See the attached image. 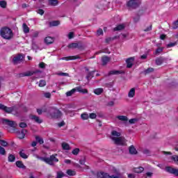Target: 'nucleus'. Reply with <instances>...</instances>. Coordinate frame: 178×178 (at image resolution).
I'll list each match as a JSON object with an SVG mask.
<instances>
[{
	"instance_id": "obj_1",
	"label": "nucleus",
	"mask_w": 178,
	"mask_h": 178,
	"mask_svg": "<svg viewBox=\"0 0 178 178\" xmlns=\"http://www.w3.org/2000/svg\"><path fill=\"white\" fill-rule=\"evenodd\" d=\"M121 134L117 131H112L111 135L110 136L111 140L113 141L115 145H127V140L123 136H120Z\"/></svg>"
},
{
	"instance_id": "obj_2",
	"label": "nucleus",
	"mask_w": 178,
	"mask_h": 178,
	"mask_svg": "<svg viewBox=\"0 0 178 178\" xmlns=\"http://www.w3.org/2000/svg\"><path fill=\"white\" fill-rule=\"evenodd\" d=\"M38 159L45 162L47 165H50V166H55V163L59 162V159L57 158L58 154H54L51 155L49 157H41L38 155H35Z\"/></svg>"
},
{
	"instance_id": "obj_3",
	"label": "nucleus",
	"mask_w": 178,
	"mask_h": 178,
	"mask_svg": "<svg viewBox=\"0 0 178 178\" xmlns=\"http://www.w3.org/2000/svg\"><path fill=\"white\" fill-rule=\"evenodd\" d=\"M1 35L5 40H10L13 37V32L8 27H5L1 29Z\"/></svg>"
},
{
	"instance_id": "obj_4",
	"label": "nucleus",
	"mask_w": 178,
	"mask_h": 178,
	"mask_svg": "<svg viewBox=\"0 0 178 178\" xmlns=\"http://www.w3.org/2000/svg\"><path fill=\"white\" fill-rule=\"evenodd\" d=\"M49 113L53 119H59L62 116V111L55 107H51L49 111Z\"/></svg>"
},
{
	"instance_id": "obj_5",
	"label": "nucleus",
	"mask_w": 178,
	"mask_h": 178,
	"mask_svg": "<svg viewBox=\"0 0 178 178\" xmlns=\"http://www.w3.org/2000/svg\"><path fill=\"white\" fill-rule=\"evenodd\" d=\"M76 91H78L79 92H82L83 94H88V90L87 89H83L81 87H76V88H73L71 90L66 92L67 97H72Z\"/></svg>"
},
{
	"instance_id": "obj_6",
	"label": "nucleus",
	"mask_w": 178,
	"mask_h": 178,
	"mask_svg": "<svg viewBox=\"0 0 178 178\" xmlns=\"http://www.w3.org/2000/svg\"><path fill=\"white\" fill-rule=\"evenodd\" d=\"M97 178H123L120 174H117V175H109L108 173L104 172H100L97 173Z\"/></svg>"
},
{
	"instance_id": "obj_7",
	"label": "nucleus",
	"mask_w": 178,
	"mask_h": 178,
	"mask_svg": "<svg viewBox=\"0 0 178 178\" xmlns=\"http://www.w3.org/2000/svg\"><path fill=\"white\" fill-rule=\"evenodd\" d=\"M127 6L129 9H137L140 6L138 0H129L127 2Z\"/></svg>"
},
{
	"instance_id": "obj_8",
	"label": "nucleus",
	"mask_w": 178,
	"mask_h": 178,
	"mask_svg": "<svg viewBox=\"0 0 178 178\" xmlns=\"http://www.w3.org/2000/svg\"><path fill=\"white\" fill-rule=\"evenodd\" d=\"M68 48L70 49H84V44L81 41L76 42V43H71L67 46Z\"/></svg>"
},
{
	"instance_id": "obj_9",
	"label": "nucleus",
	"mask_w": 178,
	"mask_h": 178,
	"mask_svg": "<svg viewBox=\"0 0 178 178\" xmlns=\"http://www.w3.org/2000/svg\"><path fill=\"white\" fill-rule=\"evenodd\" d=\"M15 106L13 107H8L2 104H0V109L1 111H4L6 113H12L15 111Z\"/></svg>"
},
{
	"instance_id": "obj_10",
	"label": "nucleus",
	"mask_w": 178,
	"mask_h": 178,
	"mask_svg": "<svg viewBox=\"0 0 178 178\" xmlns=\"http://www.w3.org/2000/svg\"><path fill=\"white\" fill-rule=\"evenodd\" d=\"M23 59H24V56H23V54H18L13 58V64L17 65V63L23 62Z\"/></svg>"
},
{
	"instance_id": "obj_11",
	"label": "nucleus",
	"mask_w": 178,
	"mask_h": 178,
	"mask_svg": "<svg viewBox=\"0 0 178 178\" xmlns=\"http://www.w3.org/2000/svg\"><path fill=\"white\" fill-rule=\"evenodd\" d=\"M165 172L170 173L171 175H175L176 177H178V169L173 168L170 166L165 167Z\"/></svg>"
},
{
	"instance_id": "obj_12",
	"label": "nucleus",
	"mask_w": 178,
	"mask_h": 178,
	"mask_svg": "<svg viewBox=\"0 0 178 178\" xmlns=\"http://www.w3.org/2000/svg\"><path fill=\"white\" fill-rule=\"evenodd\" d=\"M3 124L10 126V127H13V129H15V127H16V126H17V124H16V122L12 121V120H8V119H3Z\"/></svg>"
},
{
	"instance_id": "obj_13",
	"label": "nucleus",
	"mask_w": 178,
	"mask_h": 178,
	"mask_svg": "<svg viewBox=\"0 0 178 178\" xmlns=\"http://www.w3.org/2000/svg\"><path fill=\"white\" fill-rule=\"evenodd\" d=\"M135 59L134 57H130L126 60L127 67L128 69L133 67V63H134Z\"/></svg>"
},
{
	"instance_id": "obj_14",
	"label": "nucleus",
	"mask_w": 178,
	"mask_h": 178,
	"mask_svg": "<svg viewBox=\"0 0 178 178\" xmlns=\"http://www.w3.org/2000/svg\"><path fill=\"white\" fill-rule=\"evenodd\" d=\"M27 132V130L26 129H22L21 131H17V136L18 137V138H19V140H23V138H24V137H26V134H24Z\"/></svg>"
},
{
	"instance_id": "obj_15",
	"label": "nucleus",
	"mask_w": 178,
	"mask_h": 178,
	"mask_svg": "<svg viewBox=\"0 0 178 178\" xmlns=\"http://www.w3.org/2000/svg\"><path fill=\"white\" fill-rule=\"evenodd\" d=\"M54 42L55 39L51 36H47L44 38V43L46 44V45L54 44Z\"/></svg>"
},
{
	"instance_id": "obj_16",
	"label": "nucleus",
	"mask_w": 178,
	"mask_h": 178,
	"mask_svg": "<svg viewBox=\"0 0 178 178\" xmlns=\"http://www.w3.org/2000/svg\"><path fill=\"white\" fill-rule=\"evenodd\" d=\"M74 59H80V56H68V57H63L60 58V60H74Z\"/></svg>"
},
{
	"instance_id": "obj_17",
	"label": "nucleus",
	"mask_w": 178,
	"mask_h": 178,
	"mask_svg": "<svg viewBox=\"0 0 178 178\" xmlns=\"http://www.w3.org/2000/svg\"><path fill=\"white\" fill-rule=\"evenodd\" d=\"M37 73H41V70L27 71L25 72V77H29L30 76H33V74H37Z\"/></svg>"
},
{
	"instance_id": "obj_18",
	"label": "nucleus",
	"mask_w": 178,
	"mask_h": 178,
	"mask_svg": "<svg viewBox=\"0 0 178 178\" xmlns=\"http://www.w3.org/2000/svg\"><path fill=\"white\" fill-rule=\"evenodd\" d=\"M102 65L105 66V65H107L108 62H111V57H108V56H103L102 58Z\"/></svg>"
},
{
	"instance_id": "obj_19",
	"label": "nucleus",
	"mask_w": 178,
	"mask_h": 178,
	"mask_svg": "<svg viewBox=\"0 0 178 178\" xmlns=\"http://www.w3.org/2000/svg\"><path fill=\"white\" fill-rule=\"evenodd\" d=\"M129 154H131V155H137V149H136V147H134V145H131L129 147Z\"/></svg>"
},
{
	"instance_id": "obj_20",
	"label": "nucleus",
	"mask_w": 178,
	"mask_h": 178,
	"mask_svg": "<svg viewBox=\"0 0 178 178\" xmlns=\"http://www.w3.org/2000/svg\"><path fill=\"white\" fill-rule=\"evenodd\" d=\"M156 65H157V66H161V65H162V63H163V62H165V58L163 57H159L156 58Z\"/></svg>"
},
{
	"instance_id": "obj_21",
	"label": "nucleus",
	"mask_w": 178,
	"mask_h": 178,
	"mask_svg": "<svg viewBox=\"0 0 178 178\" xmlns=\"http://www.w3.org/2000/svg\"><path fill=\"white\" fill-rule=\"evenodd\" d=\"M31 120H34L36 123L41 124L42 122V120L40 119V117L37 115H31Z\"/></svg>"
},
{
	"instance_id": "obj_22",
	"label": "nucleus",
	"mask_w": 178,
	"mask_h": 178,
	"mask_svg": "<svg viewBox=\"0 0 178 178\" xmlns=\"http://www.w3.org/2000/svg\"><path fill=\"white\" fill-rule=\"evenodd\" d=\"M15 165L17 168H19V169H26V165L23 164V161H16Z\"/></svg>"
},
{
	"instance_id": "obj_23",
	"label": "nucleus",
	"mask_w": 178,
	"mask_h": 178,
	"mask_svg": "<svg viewBox=\"0 0 178 178\" xmlns=\"http://www.w3.org/2000/svg\"><path fill=\"white\" fill-rule=\"evenodd\" d=\"M134 95H136V88H132L128 93V97L129 98H134Z\"/></svg>"
},
{
	"instance_id": "obj_24",
	"label": "nucleus",
	"mask_w": 178,
	"mask_h": 178,
	"mask_svg": "<svg viewBox=\"0 0 178 178\" xmlns=\"http://www.w3.org/2000/svg\"><path fill=\"white\" fill-rule=\"evenodd\" d=\"M22 29L24 34H28V33H30V28H29L26 23L22 24Z\"/></svg>"
},
{
	"instance_id": "obj_25",
	"label": "nucleus",
	"mask_w": 178,
	"mask_h": 178,
	"mask_svg": "<svg viewBox=\"0 0 178 178\" xmlns=\"http://www.w3.org/2000/svg\"><path fill=\"white\" fill-rule=\"evenodd\" d=\"M123 73L124 72L120 70H111L108 72V76H111L112 74H123Z\"/></svg>"
},
{
	"instance_id": "obj_26",
	"label": "nucleus",
	"mask_w": 178,
	"mask_h": 178,
	"mask_svg": "<svg viewBox=\"0 0 178 178\" xmlns=\"http://www.w3.org/2000/svg\"><path fill=\"white\" fill-rule=\"evenodd\" d=\"M124 24H120L118 26H117L116 27H115L113 29L114 31H122V30H124Z\"/></svg>"
},
{
	"instance_id": "obj_27",
	"label": "nucleus",
	"mask_w": 178,
	"mask_h": 178,
	"mask_svg": "<svg viewBox=\"0 0 178 178\" xmlns=\"http://www.w3.org/2000/svg\"><path fill=\"white\" fill-rule=\"evenodd\" d=\"M61 147L65 151H69L70 149V145L65 142L62 143Z\"/></svg>"
},
{
	"instance_id": "obj_28",
	"label": "nucleus",
	"mask_w": 178,
	"mask_h": 178,
	"mask_svg": "<svg viewBox=\"0 0 178 178\" xmlns=\"http://www.w3.org/2000/svg\"><path fill=\"white\" fill-rule=\"evenodd\" d=\"M116 118L121 122H127V120H129V118H127V117L125 115H118L116 117Z\"/></svg>"
},
{
	"instance_id": "obj_29",
	"label": "nucleus",
	"mask_w": 178,
	"mask_h": 178,
	"mask_svg": "<svg viewBox=\"0 0 178 178\" xmlns=\"http://www.w3.org/2000/svg\"><path fill=\"white\" fill-rule=\"evenodd\" d=\"M19 154V156L21 158H23V159H27V158H29V156L24 153V149L20 150Z\"/></svg>"
},
{
	"instance_id": "obj_30",
	"label": "nucleus",
	"mask_w": 178,
	"mask_h": 178,
	"mask_svg": "<svg viewBox=\"0 0 178 178\" xmlns=\"http://www.w3.org/2000/svg\"><path fill=\"white\" fill-rule=\"evenodd\" d=\"M134 172L135 173H143V172H144V168L143 167L135 168H134Z\"/></svg>"
},
{
	"instance_id": "obj_31",
	"label": "nucleus",
	"mask_w": 178,
	"mask_h": 178,
	"mask_svg": "<svg viewBox=\"0 0 178 178\" xmlns=\"http://www.w3.org/2000/svg\"><path fill=\"white\" fill-rule=\"evenodd\" d=\"M104 92V89L103 88H97L94 90V93L96 95H101Z\"/></svg>"
},
{
	"instance_id": "obj_32",
	"label": "nucleus",
	"mask_w": 178,
	"mask_h": 178,
	"mask_svg": "<svg viewBox=\"0 0 178 178\" xmlns=\"http://www.w3.org/2000/svg\"><path fill=\"white\" fill-rule=\"evenodd\" d=\"M60 24V22H59V21H52V22H49V25L51 27H55L56 26H59Z\"/></svg>"
},
{
	"instance_id": "obj_33",
	"label": "nucleus",
	"mask_w": 178,
	"mask_h": 178,
	"mask_svg": "<svg viewBox=\"0 0 178 178\" xmlns=\"http://www.w3.org/2000/svg\"><path fill=\"white\" fill-rule=\"evenodd\" d=\"M154 70H155L153 67H149L144 71V74H149L150 73H153Z\"/></svg>"
},
{
	"instance_id": "obj_34",
	"label": "nucleus",
	"mask_w": 178,
	"mask_h": 178,
	"mask_svg": "<svg viewBox=\"0 0 178 178\" xmlns=\"http://www.w3.org/2000/svg\"><path fill=\"white\" fill-rule=\"evenodd\" d=\"M16 161V156L13 154L8 155V162H15Z\"/></svg>"
},
{
	"instance_id": "obj_35",
	"label": "nucleus",
	"mask_w": 178,
	"mask_h": 178,
	"mask_svg": "<svg viewBox=\"0 0 178 178\" xmlns=\"http://www.w3.org/2000/svg\"><path fill=\"white\" fill-rule=\"evenodd\" d=\"M66 173L68 176H76V171L73 170H67Z\"/></svg>"
},
{
	"instance_id": "obj_36",
	"label": "nucleus",
	"mask_w": 178,
	"mask_h": 178,
	"mask_svg": "<svg viewBox=\"0 0 178 178\" xmlns=\"http://www.w3.org/2000/svg\"><path fill=\"white\" fill-rule=\"evenodd\" d=\"M49 4L51 6H56L58 5V0H49Z\"/></svg>"
},
{
	"instance_id": "obj_37",
	"label": "nucleus",
	"mask_w": 178,
	"mask_h": 178,
	"mask_svg": "<svg viewBox=\"0 0 178 178\" xmlns=\"http://www.w3.org/2000/svg\"><path fill=\"white\" fill-rule=\"evenodd\" d=\"M65 176H66L65 175V173L62 171H58L57 172V175L56 178H62V177H65Z\"/></svg>"
},
{
	"instance_id": "obj_38",
	"label": "nucleus",
	"mask_w": 178,
	"mask_h": 178,
	"mask_svg": "<svg viewBox=\"0 0 178 178\" xmlns=\"http://www.w3.org/2000/svg\"><path fill=\"white\" fill-rule=\"evenodd\" d=\"M81 118L83 120H88L89 115L86 113H83L81 115Z\"/></svg>"
},
{
	"instance_id": "obj_39",
	"label": "nucleus",
	"mask_w": 178,
	"mask_h": 178,
	"mask_svg": "<svg viewBox=\"0 0 178 178\" xmlns=\"http://www.w3.org/2000/svg\"><path fill=\"white\" fill-rule=\"evenodd\" d=\"M35 140L39 144H44V139L40 136H35Z\"/></svg>"
},
{
	"instance_id": "obj_40",
	"label": "nucleus",
	"mask_w": 178,
	"mask_h": 178,
	"mask_svg": "<svg viewBox=\"0 0 178 178\" xmlns=\"http://www.w3.org/2000/svg\"><path fill=\"white\" fill-rule=\"evenodd\" d=\"M94 77V72H90L88 74V75L86 76V79L87 80H91V78Z\"/></svg>"
},
{
	"instance_id": "obj_41",
	"label": "nucleus",
	"mask_w": 178,
	"mask_h": 178,
	"mask_svg": "<svg viewBox=\"0 0 178 178\" xmlns=\"http://www.w3.org/2000/svg\"><path fill=\"white\" fill-rule=\"evenodd\" d=\"M163 51V47H159L156 51H155V55H159L161 52Z\"/></svg>"
},
{
	"instance_id": "obj_42",
	"label": "nucleus",
	"mask_w": 178,
	"mask_h": 178,
	"mask_svg": "<svg viewBox=\"0 0 178 178\" xmlns=\"http://www.w3.org/2000/svg\"><path fill=\"white\" fill-rule=\"evenodd\" d=\"M44 86H47L45 80H40L39 82V87H44Z\"/></svg>"
},
{
	"instance_id": "obj_43",
	"label": "nucleus",
	"mask_w": 178,
	"mask_h": 178,
	"mask_svg": "<svg viewBox=\"0 0 178 178\" xmlns=\"http://www.w3.org/2000/svg\"><path fill=\"white\" fill-rule=\"evenodd\" d=\"M39 34L40 33H38V31L33 32V35H31L32 40H35V38H37V37H38Z\"/></svg>"
},
{
	"instance_id": "obj_44",
	"label": "nucleus",
	"mask_w": 178,
	"mask_h": 178,
	"mask_svg": "<svg viewBox=\"0 0 178 178\" xmlns=\"http://www.w3.org/2000/svg\"><path fill=\"white\" fill-rule=\"evenodd\" d=\"M0 155H6V150L1 146H0Z\"/></svg>"
},
{
	"instance_id": "obj_45",
	"label": "nucleus",
	"mask_w": 178,
	"mask_h": 178,
	"mask_svg": "<svg viewBox=\"0 0 178 178\" xmlns=\"http://www.w3.org/2000/svg\"><path fill=\"white\" fill-rule=\"evenodd\" d=\"M6 1H0V6L1 8H3V9H5V8H6Z\"/></svg>"
},
{
	"instance_id": "obj_46",
	"label": "nucleus",
	"mask_w": 178,
	"mask_h": 178,
	"mask_svg": "<svg viewBox=\"0 0 178 178\" xmlns=\"http://www.w3.org/2000/svg\"><path fill=\"white\" fill-rule=\"evenodd\" d=\"M0 144L2 147H8V142L4 140H0Z\"/></svg>"
},
{
	"instance_id": "obj_47",
	"label": "nucleus",
	"mask_w": 178,
	"mask_h": 178,
	"mask_svg": "<svg viewBox=\"0 0 178 178\" xmlns=\"http://www.w3.org/2000/svg\"><path fill=\"white\" fill-rule=\"evenodd\" d=\"M79 152H80V149L75 148L72 150L73 155H79Z\"/></svg>"
},
{
	"instance_id": "obj_48",
	"label": "nucleus",
	"mask_w": 178,
	"mask_h": 178,
	"mask_svg": "<svg viewBox=\"0 0 178 178\" xmlns=\"http://www.w3.org/2000/svg\"><path fill=\"white\" fill-rule=\"evenodd\" d=\"M44 3V0H38V8H44V5L43 4H41Z\"/></svg>"
},
{
	"instance_id": "obj_49",
	"label": "nucleus",
	"mask_w": 178,
	"mask_h": 178,
	"mask_svg": "<svg viewBox=\"0 0 178 178\" xmlns=\"http://www.w3.org/2000/svg\"><path fill=\"white\" fill-rule=\"evenodd\" d=\"M177 42H170L169 44H167V48H172V47H175V45H177Z\"/></svg>"
},
{
	"instance_id": "obj_50",
	"label": "nucleus",
	"mask_w": 178,
	"mask_h": 178,
	"mask_svg": "<svg viewBox=\"0 0 178 178\" xmlns=\"http://www.w3.org/2000/svg\"><path fill=\"white\" fill-rule=\"evenodd\" d=\"M19 127H21V129H26V127H27V124L25 122H20Z\"/></svg>"
},
{
	"instance_id": "obj_51",
	"label": "nucleus",
	"mask_w": 178,
	"mask_h": 178,
	"mask_svg": "<svg viewBox=\"0 0 178 178\" xmlns=\"http://www.w3.org/2000/svg\"><path fill=\"white\" fill-rule=\"evenodd\" d=\"M143 153L145 155H149V154H151V152L148 149H145L143 150Z\"/></svg>"
},
{
	"instance_id": "obj_52",
	"label": "nucleus",
	"mask_w": 178,
	"mask_h": 178,
	"mask_svg": "<svg viewBox=\"0 0 178 178\" xmlns=\"http://www.w3.org/2000/svg\"><path fill=\"white\" fill-rule=\"evenodd\" d=\"M90 119H95L97 118V114L92 113L89 115Z\"/></svg>"
},
{
	"instance_id": "obj_53",
	"label": "nucleus",
	"mask_w": 178,
	"mask_h": 178,
	"mask_svg": "<svg viewBox=\"0 0 178 178\" xmlns=\"http://www.w3.org/2000/svg\"><path fill=\"white\" fill-rule=\"evenodd\" d=\"M134 23H138L140 22V15H137L136 17H134Z\"/></svg>"
},
{
	"instance_id": "obj_54",
	"label": "nucleus",
	"mask_w": 178,
	"mask_h": 178,
	"mask_svg": "<svg viewBox=\"0 0 178 178\" xmlns=\"http://www.w3.org/2000/svg\"><path fill=\"white\" fill-rule=\"evenodd\" d=\"M80 165H85L86 164V157H83L81 160H79Z\"/></svg>"
},
{
	"instance_id": "obj_55",
	"label": "nucleus",
	"mask_w": 178,
	"mask_h": 178,
	"mask_svg": "<svg viewBox=\"0 0 178 178\" xmlns=\"http://www.w3.org/2000/svg\"><path fill=\"white\" fill-rule=\"evenodd\" d=\"M97 35H102L104 34V31L102 29H99L97 31Z\"/></svg>"
},
{
	"instance_id": "obj_56",
	"label": "nucleus",
	"mask_w": 178,
	"mask_h": 178,
	"mask_svg": "<svg viewBox=\"0 0 178 178\" xmlns=\"http://www.w3.org/2000/svg\"><path fill=\"white\" fill-rule=\"evenodd\" d=\"M74 33L73 32H70L68 34V38L69 40H72V38H74Z\"/></svg>"
},
{
	"instance_id": "obj_57",
	"label": "nucleus",
	"mask_w": 178,
	"mask_h": 178,
	"mask_svg": "<svg viewBox=\"0 0 178 178\" xmlns=\"http://www.w3.org/2000/svg\"><path fill=\"white\" fill-rule=\"evenodd\" d=\"M37 13H38L39 15L42 16V15H44V13H45V11H44V10H42V9H39L37 11Z\"/></svg>"
},
{
	"instance_id": "obj_58",
	"label": "nucleus",
	"mask_w": 178,
	"mask_h": 178,
	"mask_svg": "<svg viewBox=\"0 0 178 178\" xmlns=\"http://www.w3.org/2000/svg\"><path fill=\"white\" fill-rule=\"evenodd\" d=\"M58 76H69V74L66 72H60L58 74Z\"/></svg>"
},
{
	"instance_id": "obj_59",
	"label": "nucleus",
	"mask_w": 178,
	"mask_h": 178,
	"mask_svg": "<svg viewBox=\"0 0 178 178\" xmlns=\"http://www.w3.org/2000/svg\"><path fill=\"white\" fill-rule=\"evenodd\" d=\"M37 112L38 115H42V112H47V110L42 111V109L38 108Z\"/></svg>"
},
{
	"instance_id": "obj_60",
	"label": "nucleus",
	"mask_w": 178,
	"mask_h": 178,
	"mask_svg": "<svg viewBox=\"0 0 178 178\" xmlns=\"http://www.w3.org/2000/svg\"><path fill=\"white\" fill-rule=\"evenodd\" d=\"M129 123H130L131 124H134V123H135V122H137V119L133 118V119L129 120Z\"/></svg>"
},
{
	"instance_id": "obj_61",
	"label": "nucleus",
	"mask_w": 178,
	"mask_h": 178,
	"mask_svg": "<svg viewBox=\"0 0 178 178\" xmlns=\"http://www.w3.org/2000/svg\"><path fill=\"white\" fill-rule=\"evenodd\" d=\"M152 30V24H151L149 26H148L147 29H144V31H151Z\"/></svg>"
},
{
	"instance_id": "obj_62",
	"label": "nucleus",
	"mask_w": 178,
	"mask_h": 178,
	"mask_svg": "<svg viewBox=\"0 0 178 178\" xmlns=\"http://www.w3.org/2000/svg\"><path fill=\"white\" fill-rule=\"evenodd\" d=\"M39 67H40V69H45V64L42 62L39 64Z\"/></svg>"
},
{
	"instance_id": "obj_63",
	"label": "nucleus",
	"mask_w": 178,
	"mask_h": 178,
	"mask_svg": "<svg viewBox=\"0 0 178 178\" xmlns=\"http://www.w3.org/2000/svg\"><path fill=\"white\" fill-rule=\"evenodd\" d=\"M58 127H63V126H65V121L58 123Z\"/></svg>"
},
{
	"instance_id": "obj_64",
	"label": "nucleus",
	"mask_w": 178,
	"mask_h": 178,
	"mask_svg": "<svg viewBox=\"0 0 178 178\" xmlns=\"http://www.w3.org/2000/svg\"><path fill=\"white\" fill-rule=\"evenodd\" d=\"M45 98H51V93L50 92H46L44 93Z\"/></svg>"
}]
</instances>
